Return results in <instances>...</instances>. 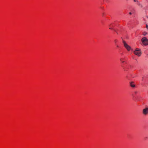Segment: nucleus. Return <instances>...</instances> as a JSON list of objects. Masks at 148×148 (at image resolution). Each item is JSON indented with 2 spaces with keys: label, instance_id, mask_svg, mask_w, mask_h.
<instances>
[{
  "label": "nucleus",
  "instance_id": "nucleus-1",
  "mask_svg": "<svg viewBox=\"0 0 148 148\" xmlns=\"http://www.w3.org/2000/svg\"><path fill=\"white\" fill-rule=\"evenodd\" d=\"M141 41L144 45L146 46L148 45V39L146 37H144L142 38Z\"/></svg>",
  "mask_w": 148,
  "mask_h": 148
},
{
  "label": "nucleus",
  "instance_id": "nucleus-2",
  "mask_svg": "<svg viewBox=\"0 0 148 148\" xmlns=\"http://www.w3.org/2000/svg\"><path fill=\"white\" fill-rule=\"evenodd\" d=\"M123 44L124 47L128 51H130L131 49V47L124 40H123Z\"/></svg>",
  "mask_w": 148,
  "mask_h": 148
},
{
  "label": "nucleus",
  "instance_id": "nucleus-3",
  "mask_svg": "<svg viewBox=\"0 0 148 148\" xmlns=\"http://www.w3.org/2000/svg\"><path fill=\"white\" fill-rule=\"evenodd\" d=\"M134 53L135 54L138 56H140L141 54L140 50L139 49H136V50L134 51Z\"/></svg>",
  "mask_w": 148,
  "mask_h": 148
},
{
  "label": "nucleus",
  "instance_id": "nucleus-4",
  "mask_svg": "<svg viewBox=\"0 0 148 148\" xmlns=\"http://www.w3.org/2000/svg\"><path fill=\"white\" fill-rule=\"evenodd\" d=\"M143 113L145 115L148 114V108H146L143 109Z\"/></svg>",
  "mask_w": 148,
  "mask_h": 148
},
{
  "label": "nucleus",
  "instance_id": "nucleus-5",
  "mask_svg": "<svg viewBox=\"0 0 148 148\" xmlns=\"http://www.w3.org/2000/svg\"><path fill=\"white\" fill-rule=\"evenodd\" d=\"M133 82H130V86L134 88L135 87V85L133 84Z\"/></svg>",
  "mask_w": 148,
  "mask_h": 148
},
{
  "label": "nucleus",
  "instance_id": "nucleus-6",
  "mask_svg": "<svg viewBox=\"0 0 148 148\" xmlns=\"http://www.w3.org/2000/svg\"><path fill=\"white\" fill-rule=\"evenodd\" d=\"M147 34V33L146 32H144L143 33V35L144 36H145Z\"/></svg>",
  "mask_w": 148,
  "mask_h": 148
},
{
  "label": "nucleus",
  "instance_id": "nucleus-7",
  "mask_svg": "<svg viewBox=\"0 0 148 148\" xmlns=\"http://www.w3.org/2000/svg\"><path fill=\"white\" fill-rule=\"evenodd\" d=\"M109 29H113V28L112 27L111 25H109Z\"/></svg>",
  "mask_w": 148,
  "mask_h": 148
},
{
  "label": "nucleus",
  "instance_id": "nucleus-8",
  "mask_svg": "<svg viewBox=\"0 0 148 148\" xmlns=\"http://www.w3.org/2000/svg\"><path fill=\"white\" fill-rule=\"evenodd\" d=\"M120 60L123 63H124V61H123V60H122V58H121L120 59Z\"/></svg>",
  "mask_w": 148,
  "mask_h": 148
},
{
  "label": "nucleus",
  "instance_id": "nucleus-9",
  "mask_svg": "<svg viewBox=\"0 0 148 148\" xmlns=\"http://www.w3.org/2000/svg\"><path fill=\"white\" fill-rule=\"evenodd\" d=\"M134 1L135 2H138V0H134Z\"/></svg>",
  "mask_w": 148,
  "mask_h": 148
},
{
  "label": "nucleus",
  "instance_id": "nucleus-10",
  "mask_svg": "<svg viewBox=\"0 0 148 148\" xmlns=\"http://www.w3.org/2000/svg\"><path fill=\"white\" fill-rule=\"evenodd\" d=\"M114 41L115 42V43H116L117 42V40H114Z\"/></svg>",
  "mask_w": 148,
  "mask_h": 148
},
{
  "label": "nucleus",
  "instance_id": "nucleus-11",
  "mask_svg": "<svg viewBox=\"0 0 148 148\" xmlns=\"http://www.w3.org/2000/svg\"><path fill=\"white\" fill-rule=\"evenodd\" d=\"M146 27H147V28H148V26L147 25H146Z\"/></svg>",
  "mask_w": 148,
  "mask_h": 148
},
{
  "label": "nucleus",
  "instance_id": "nucleus-12",
  "mask_svg": "<svg viewBox=\"0 0 148 148\" xmlns=\"http://www.w3.org/2000/svg\"><path fill=\"white\" fill-rule=\"evenodd\" d=\"M129 14H132V13L131 12H130Z\"/></svg>",
  "mask_w": 148,
  "mask_h": 148
},
{
  "label": "nucleus",
  "instance_id": "nucleus-13",
  "mask_svg": "<svg viewBox=\"0 0 148 148\" xmlns=\"http://www.w3.org/2000/svg\"><path fill=\"white\" fill-rule=\"evenodd\" d=\"M116 46H117V47H119V46H118V45H116Z\"/></svg>",
  "mask_w": 148,
  "mask_h": 148
},
{
  "label": "nucleus",
  "instance_id": "nucleus-14",
  "mask_svg": "<svg viewBox=\"0 0 148 148\" xmlns=\"http://www.w3.org/2000/svg\"><path fill=\"white\" fill-rule=\"evenodd\" d=\"M114 30L115 32H116L115 30Z\"/></svg>",
  "mask_w": 148,
  "mask_h": 148
},
{
  "label": "nucleus",
  "instance_id": "nucleus-15",
  "mask_svg": "<svg viewBox=\"0 0 148 148\" xmlns=\"http://www.w3.org/2000/svg\"><path fill=\"white\" fill-rule=\"evenodd\" d=\"M139 5H140V3H139Z\"/></svg>",
  "mask_w": 148,
  "mask_h": 148
}]
</instances>
